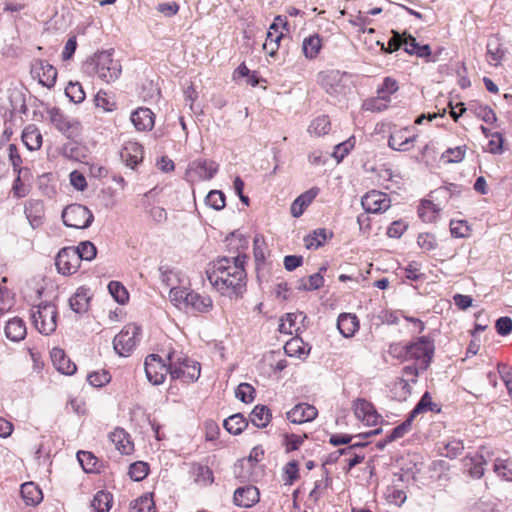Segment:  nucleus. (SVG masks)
Listing matches in <instances>:
<instances>
[{
	"mask_svg": "<svg viewBox=\"0 0 512 512\" xmlns=\"http://www.w3.org/2000/svg\"><path fill=\"white\" fill-rule=\"evenodd\" d=\"M337 327L344 337L349 338L359 329V320L354 314L343 313L338 317Z\"/></svg>",
	"mask_w": 512,
	"mask_h": 512,
	"instance_id": "27",
	"label": "nucleus"
},
{
	"mask_svg": "<svg viewBox=\"0 0 512 512\" xmlns=\"http://www.w3.org/2000/svg\"><path fill=\"white\" fill-rule=\"evenodd\" d=\"M4 332L9 340L19 342L23 340L27 334L25 322L19 317H14L7 321Z\"/></svg>",
	"mask_w": 512,
	"mask_h": 512,
	"instance_id": "25",
	"label": "nucleus"
},
{
	"mask_svg": "<svg viewBox=\"0 0 512 512\" xmlns=\"http://www.w3.org/2000/svg\"><path fill=\"white\" fill-rule=\"evenodd\" d=\"M189 292L186 288L173 287L169 291V299L175 307L187 310L188 301L186 298L189 297Z\"/></svg>",
	"mask_w": 512,
	"mask_h": 512,
	"instance_id": "44",
	"label": "nucleus"
},
{
	"mask_svg": "<svg viewBox=\"0 0 512 512\" xmlns=\"http://www.w3.org/2000/svg\"><path fill=\"white\" fill-rule=\"evenodd\" d=\"M113 497L105 491H98L94 496L91 507L94 512H108L111 508Z\"/></svg>",
	"mask_w": 512,
	"mask_h": 512,
	"instance_id": "43",
	"label": "nucleus"
},
{
	"mask_svg": "<svg viewBox=\"0 0 512 512\" xmlns=\"http://www.w3.org/2000/svg\"><path fill=\"white\" fill-rule=\"evenodd\" d=\"M133 512H155V503L151 493H146L131 503Z\"/></svg>",
	"mask_w": 512,
	"mask_h": 512,
	"instance_id": "45",
	"label": "nucleus"
},
{
	"mask_svg": "<svg viewBox=\"0 0 512 512\" xmlns=\"http://www.w3.org/2000/svg\"><path fill=\"white\" fill-rule=\"evenodd\" d=\"M234 503L240 507H251L259 501L258 489L254 486L239 487L234 492Z\"/></svg>",
	"mask_w": 512,
	"mask_h": 512,
	"instance_id": "19",
	"label": "nucleus"
},
{
	"mask_svg": "<svg viewBox=\"0 0 512 512\" xmlns=\"http://www.w3.org/2000/svg\"><path fill=\"white\" fill-rule=\"evenodd\" d=\"M139 333L140 328L136 324L125 325L114 337L113 347L115 352L122 357H128L139 341Z\"/></svg>",
	"mask_w": 512,
	"mask_h": 512,
	"instance_id": "5",
	"label": "nucleus"
},
{
	"mask_svg": "<svg viewBox=\"0 0 512 512\" xmlns=\"http://www.w3.org/2000/svg\"><path fill=\"white\" fill-rule=\"evenodd\" d=\"M246 255L222 257L213 262L207 272L211 285L223 296L233 297L242 294L246 286L244 264Z\"/></svg>",
	"mask_w": 512,
	"mask_h": 512,
	"instance_id": "1",
	"label": "nucleus"
},
{
	"mask_svg": "<svg viewBox=\"0 0 512 512\" xmlns=\"http://www.w3.org/2000/svg\"><path fill=\"white\" fill-rule=\"evenodd\" d=\"M307 438V435H297V434H285L283 445L287 452L295 451L300 448L303 444L304 439Z\"/></svg>",
	"mask_w": 512,
	"mask_h": 512,
	"instance_id": "57",
	"label": "nucleus"
},
{
	"mask_svg": "<svg viewBox=\"0 0 512 512\" xmlns=\"http://www.w3.org/2000/svg\"><path fill=\"white\" fill-rule=\"evenodd\" d=\"M77 459L81 464L82 468L86 472H92L95 469L97 459L91 452L88 451H79L77 453Z\"/></svg>",
	"mask_w": 512,
	"mask_h": 512,
	"instance_id": "59",
	"label": "nucleus"
},
{
	"mask_svg": "<svg viewBox=\"0 0 512 512\" xmlns=\"http://www.w3.org/2000/svg\"><path fill=\"white\" fill-rule=\"evenodd\" d=\"M326 270V266H322L319 268V271L317 273L310 275L307 278L301 279L298 289L312 291L322 287L324 284V278L322 273L325 272Z\"/></svg>",
	"mask_w": 512,
	"mask_h": 512,
	"instance_id": "36",
	"label": "nucleus"
},
{
	"mask_svg": "<svg viewBox=\"0 0 512 512\" xmlns=\"http://www.w3.org/2000/svg\"><path fill=\"white\" fill-rule=\"evenodd\" d=\"M47 114L50 122L62 134L70 137L74 130L77 129L78 122L70 120L59 108H49L47 109Z\"/></svg>",
	"mask_w": 512,
	"mask_h": 512,
	"instance_id": "14",
	"label": "nucleus"
},
{
	"mask_svg": "<svg viewBox=\"0 0 512 512\" xmlns=\"http://www.w3.org/2000/svg\"><path fill=\"white\" fill-rule=\"evenodd\" d=\"M51 361L53 366L64 375H72L75 373L76 365L66 356L61 348H53L51 353Z\"/></svg>",
	"mask_w": 512,
	"mask_h": 512,
	"instance_id": "20",
	"label": "nucleus"
},
{
	"mask_svg": "<svg viewBox=\"0 0 512 512\" xmlns=\"http://www.w3.org/2000/svg\"><path fill=\"white\" fill-rule=\"evenodd\" d=\"M319 193V188L313 187L299 195L291 204L290 212L293 217H300Z\"/></svg>",
	"mask_w": 512,
	"mask_h": 512,
	"instance_id": "23",
	"label": "nucleus"
},
{
	"mask_svg": "<svg viewBox=\"0 0 512 512\" xmlns=\"http://www.w3.org/2000/svg\"><path fill=\"white\" fill-rule=\"evenodd\" d=\"M494 472L506 481L512 480V469L507 460L497 459L494 463Z\"/></svg>",
	"mask_w": 512,
	"mask_h": 512,
	"instance_id": "62",
	"label": "nucleus"
},
{
	"mask_svg": "<svg viewBox=\"0 0 512 512\" xmlns=\"http://www.w3.org/2000/svg\"><path fill=\"white\" fill-rule=\"evenodd\" d=\"M120 156L126 166L134 169L143 160V147L138 142L128 141L124 144Z\"/></svg>",
	"mask_w": 512,
	"mask_h": 512,
	"instance_id": "17",
	"label": "nucleus"
},
{
	"mask_svg": "<svg viewBox=\"0 0 512 512\" xmlns=\"http://www.w3.org/2000/svg\"><path fill=\"white\" fill-rule=\"evenodd\" d=\"M354 414L357 419L365 422L367 425H375L378 421V414L373 405L365 399H357L353 403Z\"/></svg>",
	"mask_w": 512,
	"mask_h": 512,
	"instance_id": "18",
	"label": "nucleus"
},
{
	"mask_svg": "<svg viewBox=\"0 0 512 512\" xmlns=\"http://www.w3.org/2000/svg\"><path fill=\"white\" fill-rule=\"evenodd\" d=\"M282 478L285 485H292L299 478V466L296 461H290L284 466Z\"/></svg>",
	"mask_w": 512,
	"mask_h": 512,
	"instance_id": "52",
	"label": "nucleus"
},
{
	"mask_svg": "<svg viewBox=\"0 0 512 512\" xmlns=\"http://www.w3.org/2000/svg\"><path fill=\"white\" fill-rule=\"evenodd\" d=\"M79 255L74 247H65L59 251L55 259V265L59 273L63 275L74 274L79 266Z\"/></svg>",
	"mask_w": 512,
	"mask_h": 512,
	"instance_id": "12",
	"label": "nucleus"
},
{
	"mask_svg": "<svg viewBox=\"0 0 512 512\" xmlns=\"http://www.w3.org/2000/svg\"><path fill=\"white\" fill-rule=\"evenodd\" d=\"M466 150V145L458 146L455 148H448L441 155V159L447 163H460L465 157Z\"/></svg>",
	"mask_w": 512,
	"mask_h": 512,
	"instance_id": "48",
	"label": "nucleus"
},
{
	"mask_svg": "<svg viewBox=\"0 0 512 512\" xmlns=\"http://www.w3.org/2000/svg\"><path fill=\"white\" fill-rule=\"evenodd\" d=\"M91 65L97 77L106 83L117 80L122 71L120 62L113 58L111 51L96 53L91 59Z\"/></svg>",
	"mask_w": 512,
	"mask_h": 512,
	"instance_id": "3",
	"label": "nucleus"
},
{
	"mask_svg": "<svg viewBox=\"0 0 512 512\" xmlns=\"http://www.w3.org/2000/svg\"><path fill=\"white\" fill-rule=\"evenodd\" d=\"M160 279L167 287H177L176 284L180 282L179 274L168 265H161L159 267Z\"/></svg>",
	"mask_w": 512,
	"mask_h": 512,
	"instance_id": "47",
	"label": "nucleus"
},
{
	"mask_svg": "<svg viewBox=\"0 0 512 512\" xmlns=\"http://www.w3.org/2000/svg\"><path fill=\"white\" fill-rule=\"evenodd\" d=\"M39 78V83L47 88H52L57 79L56 68L47 61L39 60L32 70Z\"/></svg>",
	"mask_w": 512,
	"mask_h": 512,
	"instance_id": "16",
	"label": "nucleus"
},
{
	"mask_svg": "<svg viewBox=\"0 0 512 512\" xmlns=\"http://www.w3.org/2000/svg\"><path fill=\"white\" fill-rule=\"evenodd\" d=\"M187 310L191 309L199 313H207L213 307V301L208 295H201L197 292L190 291L189 297L186 298Z\"/></svg>",
	"mask_w": 512,
	"mask_h": 512,
	"instance_id": "26",
	"label": "nucleus"
},
{
	"mask_svg": "<svg viewBox=\"0 0 512 512\" xmlns=\"http://www.w3.org/2000/svg\"><path fill=\"white\" fill-rule=\"evenodd\" d=\"M35 328L44 335H50L57 327V309L51 303H41L31 310Z\"/></svg>",
	"mask_w": 512,
	"mask_h": 512,
	"instance_id": "4",
	"label": "nucleus"
},
{
	"mask_svg": "<svg viewBox=\"0 0 512 512\" xmlns=\"http://www.w3.org/2000/svg\"><path fill=\"white\" fill-rule=\"evenodd\" d=\"M331 130V122L327 115H320L313 119L308 126L307 132L311 136L321 137L328 134Z\"/></svg>",
	"mask_w": 512,
	"mask_h": 512,
	"instance_id": "35",
	"label": "nucleus"
},
{
	"mask_svg": "<svg viewBox=\"0 0 512 512\" xmlns=\"http://www.w3.org/2000/svg\"><path fill=\"white\" fill-rule=\"evenodd\" d=\"M317 409L307 403H299L286 413L287 419L294 424L310 422L317 417Z\"/></svg>",
	"mask_w": 512,
	"mask_h": 512,
	"instance_id": "15",
	"label": "nucleus"
},
{
	"mask_svg": "<svg viewBox=\"0 0 512 512\" xmlns=\"http://www.w3.org/2000/svg\"><path fill=\"white\" fill-rule=\"evenodd\" d=\"M361 205L367 213H383L391 206L390 197L381 191H368L361 199Z\"/></svg>",
	"mask_w": 512,
	"mask_h": 512,
	"instance_id": "11",
	"label": "nucleus"
},
{
	"mask_svg": "<svg viewBox=\"0 0 512 512\" xmlns=\"http://www.w3.org/2000/svg\"><path fill=\"white\" fill-rule=\"evenodd\" d=\"M469 226L462 220H451L450 231L452 236L456 238H465L469 236Z\"/></svg>",
	"mask_w": 512,
	"mask_h": 512,
	"instance_id": "61",
	"label": "nucleus"
},
{
	"mask_svg": "<svg viewBox=\"0 0 512 512\" xmlns=\"http://www.w3.org/2000/svg\"><path fill=\"white\" fill-rule=\"evenodd\" d=\"M165 359L170 365V377L172 380L182 382H194L200 377V364L190 359L180 350L170 347L165 353Z\"/></svg>",
	"mask_w": 512,
	"mask_h": 512,
	"instance_id": "2",
	"label": "nucleus"
},
{
	"mask_svg": "<svg viewBox=\"0 0 512 512\" xmlns=\"http://www.w3.org/2000/svg\"><path fill=\"white\" fill-rule=\"evenodd\" d=\"M322 48V38L319 34H312L303 39L302 52L306 59L313 60L320 53Z\"/></svg>",
	"mask_w": 512,
	"mask_h": 512,
	"instance_id": "30",
	"label": "nucleus"
},
{
	"mask_svg": "<svg viewBox=\"0 0 512 512\" xmlns=\"http://www.w3.org/2000/svg\"><path fill=\"white\" fill-rule=\"evenodd\" d=\"M432 411V412H440V408L436 403L432 401V398L428 392H425L419 402L416 404L414 409L410 412L411 418L416 417L418 414Z\"/></svg>",
	"mask_w": 512,
	"mask_h": 512,
	"instance_id": "42",
	"label": "nucleus"
},
{
	"mask_svg": "<svg viewBox=\"0 0 512 512\" xmlns=\"http://www.w3.org/2000/svg\"><path fill=\"white\" fill-rule=\"evenodd\" d=\"M109 440L123 455H129L134 450V444L130 439V435L122 428H116L114 431H112L109 434Z\"/></svg>",
	"mask_w": 512,
	"mask_h": 512,
	"instance_id": "21",
	"label": "nucleus"
},
{
	"mask_svg": "<svg viewBox=\"0 0 512 512\" xmlns=\"http://www.w3.org/2000/svg\"><path fill=\"white\" fill-rule=\"evenodd\" d=\"M145 373L148 381L153 385H160L164 382L167 374H170L169 362H165L161 356L150 354L146 357Z\"/></svg>",
	"mask_w": 512,
	"mask_h": 512,
	"instance_id": "8",
	"label": "nucleus"
},
{
	"mask_svg": "<svg viewBox=\"0 0 512 512\" xmlns=\"http://www.w3.org/2000/svg\"><path fill=\"white\" fill-rule=\"evenodd\" d=\"M65 94L74 103H81L85 99V92L78 82H70L65 88Z\"/></svg>",
	"mask_w": 512,
	"mask_h": 512,
	"instance_id": "51",
	"label": "nucleus"
},
{
	"mask_svg": "<svg viewBox=\"0 0 512 512\" xmlns=\"http://www.w3.org/2000/svg\"><path fill=\"white\" fill-rule=\"evenodd\" d=\"M205 203L215 210H221L225 207V195L219 190H211L205 198Z\"/></svg>",
	"mask_w": 512,
	"mask_h": 512,
	"instance_id": "54",
	"label": "nucleus"
},
{
	"mask_svg": "<svg viewBox=\"0 0 512 512\" xmlns=\"http://www.w3.org/2000/svg\"><path fill=\"white\" fill-rule=\"evenodd\" d=\"M108 290L112 297L120 304H125L129 299L126 288L120 282L111 281L108 284Z\"/></svg>",
	"mask_w": 512,
	"mask_h": 512,
	"instance_id": "50",
	"label": "nucleus"
},
{
	"mask_svg": "<svg viewBox=\"0 0 512 512\" xmlns=\"http://www.w3.org/2000/svg\"><path fill=\"white\" fill-rule=\"evenodd\" d=\"M223 425L230 434L238 435L248 426V422L241 413H237L225 419Z\"/></svg>",
	"mask_w": 512,
	"mask_h": 512,
	"instance_id": "37",
	"label": "nucleus"
},
{
	"mask_svg": "<svg viewBox=\"0 0 512 512\" xmlns=\"http://www.w3.org/2000/svg\"><path fill=\"white\" fill-rule=\"evenodd\" d=\"M255 389L248 383H241L238 385L235 395L236 397L244 402L250 403L254 399Z\"/></svg>",
	"mask_w": 512,
	"mask_h": 512,
	"instance_id": "60",
	"label": "nucleus"
},
{
	"mask_svg": "<svg viewBox=\"0 0 512 512\" xmlns=\"http://www.w3.org/2000/svg\"><path fill=\"white\" fill-rule=\"evenodd\" d=\"M419 371L423 370L420 368L418 362H416L414 365H407L403 368V377L406 378H402L396 382L395 389H401L403 391L404 398L411 392V386L409 382L415 383L417 381Z\"/></svg>",
	"mask_w": 512,
	"mask_h": 512,
	"instance_id": "24",
	"label": "nucleus"
},
{
	"mask_svg": "<svg viewBox=\"0 0 512 512\" xmlns=\"http://www.w3.org/2000/svg\"><path fill=\"white\" fill-rule=\"evenodd\" d=\"M87 380L94 387H102L110 381V375L107 371L102 370L89 374Z\"/></svg>",
	"mask_w": 512,
	"mask_h": 512,
	"instance_id": "63",
	"label": "nucleus"
},
{
	"mask_svg": "<svg viewBox=\"0 0 512 512\" xmlns=\"http://www.w3.org/2000/svg\"><path fill=\"white\" fill-rule=\"evenodd\" d=\"M354 145H355V139H354V137H351L348 140H346V141H344L342 143L337 144L334 147V151L332 153V156L339 163L350 152V150L353 149Z\"/></svg>",
	"mask_w": 512,
	"mask_h": 512,
	"instance_id": "56",
	"label": "nucleus"
},
{
	"mask_svg": "<svg viewBox=\"0 0 512 512\" xmlns=\"http://www.w3.org/2000/svg\"><path fill=\"white\" fill-rule=\"evenodd\" d=\"M283 37V33L278 31V24L272 23L269 27L263 49L270 55H275L279 48V42Z\"/></svg>",
	"mask_w": 512,
	"mask_h": 512,
	"instance_id": "34",
	"label": "nucleus"
},
{
	"mask_svg": "<svg viewBox=\"0 0 512 512\" xmlns=\"http://www.w3.org/2000/svg\"><path fill=\"white\" fill-rule=\"evenodd\" d=\"M250 420L258 428L266 427L271 420L269 408L266 406H256L250 414Z\"/></svg>",
	"mask_w": 512,
	"mask_h": 512,
	"instance_id": "38",
	"label": "nucleus"
},
{
	"mask_svg": "<svg viewBox=\"0 0 512 512\" xmlns=\"http://www.w3.org/2000/svg\"><path fill=\"white\" fill-rule=\"evenodd\" d=\"M130 119L138 131H149L154 126V114L149 108L136 109Z\"/></svg>",
	"mask_w": 512,
	"mask_h": 512,
	"instance_id": "22",
	"label": "nucleus"
},
{
	"mask_svg": "<svg viewBox=\"0 0 512 512\" xmlns=\"http://www.w3.org/2000/svg\"><path fill=\"white\" fill-rule=\"evenodd\" d=\"M406 357L415 359L422 370H426L434 354V343L428 337H420L406 347Z\"/></svg>",
	"mask_w": 512,
	"mask_h": 512,
	"instance_id": "6",
	"label": "nucleus"
},
{
	"mask_svg": "<svg viewBox=\"0 0 512 512\" xmlns=\"http://www.w3.org/2000/svg\"><path fill=\"white\" fill-rule=\"evenodd\" d=\"M148 464L142 461L134 462L130 465L129 476L134 481H141L148 475Z\"/></svg>",
	"mask_w": 512,
	"mask_h": 512,
	"instance_id": "53",
	"label": "nucleus"
},
{
	"mask_svg": "<svg viewBox=\"0 0 512 512\" xmlns=\"http://www.w3.org/2000/svg\"><path fill=\"white\" fill-rule=\"evenodd\" d=\"M486 461L482 454H476L463 459V465L473 478H481L484 474V465Z\"/></svg>",
	"mask_w": 512,
	"mask_h": 512,
	"instance_id": "33",
	"label": "nucleus"
},
{
	"mask_svg": "<svg viewBox=\"0 0 512 512\" xmlns=\"http://www.w3.org/2000/svg\"><path fill=\"white\" fill-rule=\"evenodd\" d=\"M22 141L29 150H38L42 145V135L35 125L30 124L22 132Z\"/></svg>",
	"mask_w": 512,
	"mask_h": 512,
	"instance_id": "31",
	"label": "nucleus"
},
{
	"mask_svg": "<svg viewBox=\"0 0 512 512\" xmlns=\"http://www.w3.org/2000/svg\"><path fill=\"white\" fill-rule=\"evenodd\" d=\"M25 214L32 227H38L42 223L44 204L40 200L30 199L25 204Z\"/></svg>",
	"mask_w": 512,
	"mask_h": 512,
	"instance_id": "28",
	"label": "nucleus"
},
{
	"mask_svg": "<svg viewBox=\"0 0 512 512\" xmlns=\"http://www.w3.org/2000/svg\"><path fill=\"white\" fill-rule=\"evenodd\" d=\"M62 220L67 227L85 229L91 225L94 216L86 206L71 204L63 210Z\"/></svg>",
	"mask_w": 512,
	"mask_h": 512,
	"instance_id": "7",
	"label": "nucleus"
},
{
	"mask_svg": "<svg viewBox=\"0 0 512 512\" xmlns=\"http://www.w3.org/2000/svg\"><path fill=\"white\" fill-rule=\"evenodd\" d=\"M440 208L430 200H423L418 208L419 217L424 222H433L436 220Z\"/></svg>",
	"mask_w": 512,
	"mask_h": 512,
	"instance_id": "41",
	"label": "nucleus"
},
{
	"mask_svg": "<svg viewBox=\"0 0 512 512\" xmlns=\"http://www.w3.org/2000/svg\"><path fill=\"white\" fill-rule=\"evenodd\" d=\"M349 76L338 70L322 72L319 75L321 86L330 95L336 96L345 93Z\"/></svg>",
	"mask_w": 512,
	"mask_h": 512,
	"instance_id": "9",
	"label": "nucleus"
},
{
	"mask_svg": "<svg viewBox=\"0 0 512 512\" xmlns=\"http://www.w3.org/2000/svg\"><path fill=\"white\" fill-rule=\"evenodd\" d=\"M487 55L490 58L491 62H494L495 65L500 62L503 57V50L501 49L499 43L496 40L489 41L487 44Z\"/></svg>",
	"mask_w": 512,
	"mask_h": 512,
	"instance_id": "64",
	"label": "nucleus"
},
{
	"mask_svg": "<svg viewBox=\"0 0 512 512\" xmlns=\"http://www.w3.org/2000/svg\"><path fill=\"white\" fill-rule=\"evenodd\" d=\"M69 304L71 309L76 313L85 312L89 304V296L87 290L84 288H79L70 298Z\"/></svg>",
	"mask_w": 512,
	"mask_h": 512,
	"instance_id": "39",
	"label": "nucleus"
},
{
	"mask_svg": "<svg viewBox=\"0 0 512 512\" xmlns=\"http://www.w3.org/2000/svg\"><path fill=\"white\" fill-rule=\"evenodd\" d=\"M464 449V445L461 440L451 439L449 441L443 442L439 446V452L442 456L447 458H456L458 457Z\"/></svg>",
	"mask_w": 512,
	"mask_h": 512,
	"instance_id": "40",
	"label": "nucleus"
},
{
	"mask_svg": "<svg viewBox=\"0 0 512 512\" xmlns=\"http://www.w3.org/2000/svg\"><path fill=\"white\" fill-rule=\"evenodd\" d=\"M74 249L78 252L79 261L82 260L91 261L96 257L97 249L95 245L90 241H84L81 242L77 247H74Z\"/></svg>",
	"mask_w": 512,
	"mask_h": 512,
	"instance_id": "49",
	"label": "nucleus"
},
{
	"mask_svg": "<svg viewBox=\"0 0 512 512\" xmlns=\"http://www.w3.org/2000/svg\"><path fill=\"white\" fill-rule=\"evenodd\" d=\"M388 106H389V104H388L387 99L383 98V97H378V96L367 99L363 103V108L366 111H371V112H382V111L386 110L388 108Z\"/></svg>",
	"mask_w": 512,
	"mask_h": 512,
	"instance_id": "55",
	"label": "nucleus"
},
{
	"mask_svg": "<svg viewBox=\"0 0 512 512\" xmlns=\"http://www.w3.org/2000/svg\"><path fill=\"white\" fill-rule=\"evenodd\" d=\"M411 130L410 127L394 130L388 139V146L396 151H410L418 137L417 133H412Z\"/></svg>",
	"mask_w": 512,
	"mask_h": 512,
	"instance_id": "13",
	"label": "nucleus"
},
{
	"mask_svg": "<svg viewBox=\"0 0 512 512\" xmlns=\"http://www.w3.org/2000/svg\"><path fill=\"white\" fill-rule=\"evenodd\" d=\"M219 165L212 160L196 159L192 161L187 169V177L190 181L211 180L218 172Z\"/></svg>",
	"mask_w": 512,
	"mask_h": 512,
	"instance_id": "10",
	"label": "nucleus"
},
{
	"mask_svg": "<svg viewBox=\"0 0 512 512\" xmlns=\"http://www.w3.org/2000/svg\"><path fill=\"white\" fill-rule=\"evenodd\" d=\"M413 418L409 415L408 419L402 424L395 427L390 434L386 437L385 443L395 441L402 438L411 428Z\"/></svg>",
	"mask_w": 512,
	"mask_h": 512,
	"instance_id": "58",
	"label": "nucleus"
},
{
	"mask_svg": "<svg viewBox=\"0 0 512 512\" xmlns=\"http://www.w3.org/2000/svg\"><path fill=\"white\" fill-rule=\"evenodd\" d=\"M310 349V346L299 337L291 338L284 346L285 353L288 356L298 358L307 356Z\"/></svg>",
	"mask_w": 512,
	"mask_h": 512,
	"instance_id": "32",
	"label": "nucleus"
},
{
	"mask_svg": "<svg viewBox=\"0 0 512 512\" xmlns=\"http://www.w3.org/2000/svg\"><path fill=\"white\" fill-rule=\"evenodd\" d=\"M20 493L22 499L28 506L38 505L43 499L42 491L33 482H26L22 484Z\"/></svg>",
	"mask_w": 512,
	"mask_h": 512,
	"instance_id": "29",
	"label": "nucleus"
},
{
	"mask_svg": "<svg viewBox=\"0 0 512 512\" xmlns=\"http://www.w3.org/2000/svg\"><path fill=\"white\" fill-rule=\"evenodd\" d=\"M327 237L328 232L326 229H317L305 237L304 243L308 249H317L326 242Z\"/></svg>",
	"mask_w": 512,
	"mask_h": 512,
	"instance_id": "46",
	"label": "nucleus"
}]
</instances>
